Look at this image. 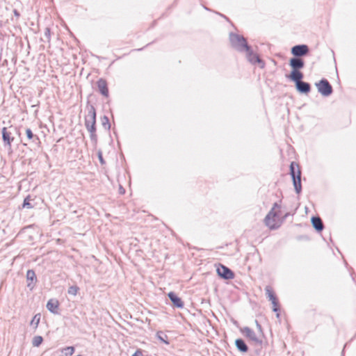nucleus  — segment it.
Wrapping results in <instances>:
<instances>
[{"label":"nucleus","instance_id":"nucleus-16","mask_svg":"<svg viewBox=\"0 0 356 356\" xmlns=\"http://www.w3.org/2000/svg\"><path fill=\"white\" fill-rule=\"evenodd\" d=\"M26 279L28 281L27 287L31 290L34 287V283L36 282L37 278L33 270H28L26 272Z\"/></svg>","mask_w":356,"mask_h":356},{"label":"nucleus","instance_id":"nucleus-30","mask_svg":"<svg viewBox=\"0 0 356 356\" xmlns=\"http://www.w3.org/2000/svg\"><path fill=\"white\" fill-rule=\"evenodd\" d=\"M74 353V348L73 346H68L65 348V355H72Z\"/></svg>","mask_w":356,"mask_h":356},{"label":"nucleus","instance_id":"nucleus-20","mask_svg":"<svg viewBox=\"0 0 356 356\" xmlns=\"http://www.w3.org/2000/svg\"><path fill=\"white\" fill-rule=\"evenodd\" d=\"M236 348L241 353H247L248 347L242 339H237L235 341Z\"/></svg>","mask_w":356,"mask_h":356},{"label":"nucleus","instance_id":"nucleus-24","mask_svg":"<svg viewBox=\"0 0 356 356\" xmlns=\"http://www.w3.org/2000/svg\"><path fill=\"white\" fill-rule=\"evenodd\" d=\"M156 337L157 339L161 341V342L165 343V344H169V341L168 340V337L166 334H165L163 332H158L156 333Z\"/></svg>","mask_w":356,"mask_h":356},{"label":"nucleus","instance_id":"nucleus-26","mask_svg":"<svg viewBox=\"0 0 356 356\" xmlns=\"http://www.w3.org/2000/svg\"><path fill=\"white\" fill-rule=\"evenodd\" d=\"M43 338L41 336H35L32 340V345L34 347H38L42 343Z\"/></svg>","mask_w":356,"mask_h":356},{"label":"nucleus","instance_id":"nucleus-4","mask_svg":"<svg viewBox=\"0 0 356 356\" xmlns=\"http://www.w3.org/2000/svg\"><path fill=\"white\" fill-rule=\"evenodd\" d=\"M241 333L247 338H248L255 346H261L263 339L257 333L252 330L249 327H244L241 329Z\"/></svg>","mask_w":356,"mask_h":356},{"label":"nucleus","instance_id":"nucleus-19","mask_svg":"<svg viewBox=\"0 0 356 356\" xmlns=\"http://www.w3.org/2000/svg\"><path fill=\"white\" fill-rule=\"evenodd\" d=\"M288 77L296 84L302 81L303 74L300 70H292Z\"/></svg>","mask_w":356,"mask_h":356},{"label":"nucleus","instance_id":"nucleus-22","mask_svg":"<svg viewBox=\"0 0 356 356\" xmlns=\"http://www.w3.org/2000/svg\"><path fill=\"white\" fill-rule=\"evenodd\" d=\"M102 125L106 130H109L111 129V124L109 122V119L107 116L104 115L101 118Z\"/></svg>","mask_w":356,"mask_h":356},{"label":"nucleus","instance_id":"nucleus-15","mask_svg":"<svg viewBox=\"0 0 356 356\" xmlns=\"http://www.w3.org/2000/svg\"><path fill=\"white\" fill-rule=\"evenodd\" d=\"M168 297L169 298V299L172 302L175 307L177 308H182L184 307L183 301L174 292L168 293Z\"/></svg>","mask_w":356,"mask_h":356},{"label":"nucleus","instance_id":"nucleus-35","mask_svg":"<svg viewBox=\"0 0 356 356\" xmlns=\"http://www.w3.org/2000/svg\"><path fill=\"white\" fill-rule=\"evenodd\" d=\"M14 14L16 16H19V13L16 10H14Z\"/></svg>","mask_w":356,"mask_h":356},{"label":"nucleus","instance_id":"nucleus-12","mask_svg":"<svg viewBox=\"0 0 356 356\" xmlns=\"http://www.w3.org/2000/svg\"><path fill=\"white\" fill-rule=\"evenodd\" d=\"M289 65L292 70H300L305 66L304 60L300 58L293 57L289 60Z\"/></svg>","mask_w":356,"mask_h":356},{"label":"nucleus","instance_id":"nucleus-7","mask_svg":"<svg viewBox=\"0 0 356 356\" xmlns=\"http://www.w3.org/2000/svg\"><path fill=\"white\" fill-rule=\"evenodd\" d=\"M245 51L246 52V58L251 64L254 65L258 63L261 68H264V61L261 60L257 54L253 52L250 46L248 47V49H246Z\"/></svg>","mask_w":356,"mask_h":356},{"label":"nucleus","instance_id":"nucleus-21","mask_svg":"<svg viewBox=\"0 0 356 356\" xmlns=\"http://www.w3.org/2000/svg\"><path fill=\"white\" fill-rule=\"evenodd\" d=\"M26 137L29 140H32L33 142H35V141H37V142H40V138L38 136H35L31 129H29V128H27L26 129Z\"/></svg>","mask_w":356,"mask_h":356},{"label":"nucleus","instance_id":"nucleus-10","mask_svg":"<svg viewBox=\"0 0 356 356\" xmlns=\"http://www.w3.org/2000/svg\"><path fill=\"white\" fill-rule=\"evenodd\" d=\"M217 273L220 277L225 280H231L234 277L232 270L223 265H220V266L217 268Z\"/></svg>","mask_w":356,"mask_h":356},{"label":"nucleus","instance_id":"nucleus-3","mask_svg":"<svg viewBox=\"0 0 356 356\" xmlns=\"http://www.w3.org/2000/svg\"><path fill=\"white\" fill-rule=\"evenodd\" d=\"M281 206L279 203L275 202L270 211L268 213L264 218V222L270 229H275L277 227L275 224V218L278 216L277 212L275 211V209H280Z\"/></svg>","mask_w":356,"mask_h":356},{"label":"nucleus","instance_id":"nucleus-5","mask_svg":"<svg viewBox=\"0 0 356 356\" xmlns=\"http://www.w3.org/2000/svg\"><path fill=\"white\" fill-rule=\"evenodd\" d=\"M96 111L92 105L88 108V114L85 118V126L87 130L96 129Z\"/></svg>","mask_w":356,"mask_h":356},{"label":"nucleus","instance_id":"nucleus-29","mask_svg":"<svg viewBox=\"0 0 356 356\" xmlns=\"http://www.w3.org/2000/svg\"><path fill=\"white\" fill-rule=\"evenodd\" d=\"M22 207H23V208H27V209H32L33 207V206L30 202L29 196L26 197L24 200Z\"/></svg>","mask_w":356,"mask_h":356},{"label":"nucleus","instance_id":"nucleus-14","mask_svg":"<svg viewBox=\"0 0 356 356\" xmlns=\"http://www.w3.org/2000/svg\"><path fill=\"white\" fill-rule=\"evenodd\" d=\"M296 90L302 94H307L311 90V86L309 83L305 81H300L296 83Z\"/></svg>","mask_w":356,"mask_h":356},{"label":"nucleus","instance_id":"nucleus-18","mask_svg":"<svg viewBox=\"0 0 356 356\" xmlns=\"http://www.w3.org/2000/svg\"><path fill=\"white\" fill-rule=\"evenodd\" d=\"M58 305L57 300L50 299L47 303V308L51 313L58 314Z\"/></svg>","mask_w":356,"mask_h":356},{"label":"nucleus","instance_id":"nucleus-25","mask_svg":"<svg viewBox=\"0 0 356 356\" xmlns=\"http://www.w3.org/2000/svg\"><path fill=\"white\" fill-rule=\"evenodd\" d=\"M90 133V138L93 145L96 146L97 143V136L96 134V129L88 130Z\"/></svg>","mask_w":356,"mask_h":356},{"label":"nucleus","instance_id":"nucleus-9","mask_svg":"<svg viewBox=\"0 0 356 356\" xmlns=\"http://www.w3.org/2000/svg\"><path fill=\"white\" fill-rule=\"evenodd\" d=\"M309 49L307 44H297L291 48V54L294 57L300 58L309 53Z\"/></svg>","mask_w":356,"mask_h":356},{"label":"nucleus","instance_id":"nucleus-17","mask_svg":"<svg viewBox=\"0 0 356 356\" xmlns=\"http://www.w3.org/2000/svg\"><path fill=\"white\" fill-rule=\"evenodd\" d=\"M313 227L318 232L323 231L324 225L322 220L318 216H313L311 219Z\"/></svg>","mask_w":356,"mask_h":356},{"label":"nucleus","instance_id":"nucleus-2","mask_svg":"<svg viewBox=\"0 0 356 356\" xmlns=\"http://www.w3.org/2000/svg\"><path fill=\"white\" fill-rule=\"evenodd\" d=\"M290 175L293 180V184L296 193L299 194L302 191L301 185V171L299 165L295 162H291L290 165Z\"/></svg>","mask_w":356,"mask_h":356},{"label":"nucleus","instance_id":"nucleus-6","mask_svg":"<svg viewBox=\"0 0 356 356\" xmlns=\"http://www.w3.org/2000/svg\"><path fill=\"white\" fill-rule=\"evenodd\" d=\"M315 85L318 92L324 97L330 96L333 92L332 86L325 79H322L318 83H316Z\"/></svg>","mask_w":356,"mask_h":356},{"label":"nucleus","instance_id":"nucleus-1","mask_svg":"<svg viewBox=\"0 0 356 356\" xmlns=\"http://www.w3.org/2000/svg\"><path fill=\"white\" fill-rule=\"evenodd\" d=\"M229 41L232 47L239 52H244L250 47L246 39L236 33H229Z\"/></svg>","mask_w":356,"mask_h":356},{"label":"nucleus","instance_id":"nucleus-31","mask_svg":"<svg viewBox=\"0 0 356 356\" xmlns=\"http://www.w3.org/2000/svg\"><path fill=\"white\" fill-rule=\"evenodd\" d=\"M44 36L47 38V41L50 40V36H51V30L49 27H47L44 30Z\"/></svg>","mask_w":356,"mask_h":356},{"label":"nucleus","instance_id":"nucleus-11","mask_svg":"<svg viewBox=\"0 0 356 356\" xmlns=\"http://www.w3.org/2000/svg\"><path fill=\"white\" fill-rule=\"evenodd\" d=\"M2 139L5 147H8L9 150H11V143L14 140V137L12 136V133L8 130L6 127H3L1 130Z\"/></svg>","mask_w":356,"mask_h":356},{"label":"nucleus","instance_id":"nucleus-34","mask_svg":"<svg viewBox=\"0 0 356 356\" xmlns=\"http://www.w3.org/2000/svg\"><path fill=\"white\" fill-rule=\"evenodd\" d=\"M119 191L120 194H124L125 190L123 188L122 186H120Z\"/></svg>","mask_w":356,"mask_h":356},{"label":"nucleus","instance_id":"nucleus-23","mask_svg":"<svg viewBox=\"0 0 356 356\" xmlns=\"http://www.w3.org/2000/svg\"><path fill=\"white\" fill-rule=\"evenodd\" d=\"M40 314H36L32 318L31 321V325L34 327L35 329H36L40 323Z\"/></svg>","mask_w":356,"mask_h":356},{"label":"nucleus","instance_id":"nucleus-13","mask_svg":"<svg viewBox=\"0 0 356 356\" xmlns=\"http://www.w3.org/2000/svg\"><path fill=\"white\" fill-rule=\"evenodd\" d=\"M97 85L99 92L104 97H108V89L106 81L104 79H99L97 82Z\"/></svg>","mask_w":356,"mask_h":356},{"label":"nucleus","instance_id":"nucleus-28","mask_svg":"<svg viewBox=\"0 0 356 356\" xmlns=\"http://www.w3.org/2000/svg\"><path fill=\"white\" fill-rule=\"evenodd\" d=\"M79 288L77 286H71L69 287L67 293L70 295L76 296L79 291Z\"/></svg>","mask_w":356,"mask_h":356},{"label":"nucleus","instance_id":"nucleus-33","mask_svg":"<svg viewBox=\"0 0 356 356\" xmlns=\"http://www.w3.org/2000/svg\"><path fill=\"white\" fill-rule=\"evenodd\" d=\"M132 356H143V353L140 350H137Z\"/></svg>","mask_w":356,"mask_h":356},{"label":"nucleus","instance_id":"nucleus-32","mask_svg":"<svg viewBox=\"0 0 356 356\" xmlns=\"http://www.w3.org/2000/svg\"><path fill=\"white\" fill-rule=\"evenodd\" d=\"M97 156H98V159H99V162L102 163V164H104L105 163V161L103 159V156H102V152L101 150H99L98 152H97Z\"/></svg>","mask_w":356,"mask_h":356},{"label":"nucleus","instance_id":"nucleus-8","mask_svg":"<svg viewBox=\"0 0 356 356\" xmlns=\"http://www.w3.org/2000/svg\"><path fill=\"white\" fill-rule=\"evenodd\" d=\"M265 292L266 297L268 298V300L271 302L272 305H273V311L275 312H277L280 309L279 303L272 288L270 286H266L265 287Z\"/></svg>","mask_w":356,"mask_h":356},{"label":"nucleus","instance_id":"nucleus-27","mask_svg":"<svg viewBox=\"0 0 356 356\" xmlns=\"http://www.w3.org/2000/svg\"><path fill=\"white\" fill-rule=\"evenodd\" d=\"M254 323L256 324V327H257V334L259 336H261V338L263 339V338L264 337V332H263L262 327L260 325V323L258 322L257 320H255Z\"/></svg>","mask_w":356,"mask_h":356}]
</instances>
